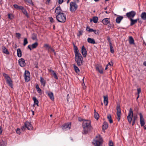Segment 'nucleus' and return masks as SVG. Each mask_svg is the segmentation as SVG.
Returning a JSON list of instances; mask_svg holds the SVG:
<instances>
[{
    "label": "nucleus",
    "instance_id": "nucleus-5",
    "mask_svg": "<svg viewBox=\"0 0 146 146\" xmlns=\"http://www.w3.org/2000/svg\"><path fill=\"white\" fill-rule=\"evenodd\" d=\"M70 10L72 12H75L78 8V6L74 2H70Z\"/></svg>",
    "mask_w": 146,
    "mask_h": 146
},
{
    "label": "nucleus",
    "instance_id": "nucleus-53",
    "mask_svg": "<svg viewBox=\"0 0 146 146\" xmlns=\"http://www.w3.org/2000/svg\"><path fill=\"white\" fill-rule=\"evenodd\" d=\"M94 33L96 35L99 34V31L98 30H94Z\"/></svg>",
    "mask_w": 146,
    "mask_h": 146
},
{
    "label": "nucleus",
    "instance_id": "nucleus-25",
    "mask_svg": "<svg viewBox=\"0 0 146 146\" xmlns=\"http://www.w3.org/2000/svg\"><path fill=\"white\" fill-rule=\"evenodd\" d=\"M129 42L130 44H135L134 40L132 36L129 37Z\"/></svg>",
    "mask_w": 146,
    "mask_h": 146
},
{
    "label": "nucleus",
    "instance_id": "nucleus-11",
    "mask_svg": "<svg viewBox=\"0 0 146 146\" xmlns=\"http://www.w3.org/2000/svg\"><path fill=\"white\" fill-rule=\"evenodd\" d=\"M71 123H65L62 127V129L66 131L70 129L71 127Z\"/></svg>",
    "mask_w": 146,
    "mask_h": 146
},
{
    "label": "nucleus",
    "instance_id": "nucleus-40",
    "mask_svg": "<svg viewBox=\"0 0 146 146\" xmlns=\"http://www.w3.org/2000/svg\"><path fill=\"white\" fill-rule=\"evenodd\" d=\"M3 76L5 78V79L6 80L7 79H8L10 78V77L8 75V74H7L5 73H3Z\"/></svg>",
    "mask_w": 146,
    "mask_h": 146
},
{
    "label": "nucleus",
    "instance_id": "nucleus-30",
    "mask_svg": "<svg viewBox=\"0 0 146 146\" xmlns=\"http://www.w3.org/2000/svg\"><path fill=\"white\" fill-rule=\"evenodd\" d=\"M108 127V123L106 122H104L103 124L102 129L104 130L107 129Z\"/></svg>",
    "mask_w": 146,
    "mask_h": 146
},
{
    "label": "nucleus",
    "instance_id": "nucleus-47",
    "mask_svg": "<svg viewBox=\"0 0 146 146\" xmlns=\"http://www.w3.org/2000/svg\"><path fill=\"white\" fill-rule=\"evenodd\" d=\"M15 35H16V37H17L18 39H19L20 38L21 36V35L20 33H16Z\"/></svg>",
    "mask_w": 146,
    "mask_h": 146
},
{
    "label": "nucleus",
    "instance_id": "nucleus-39",
    "mask_svg": "<svg viewBox=\"0 0 146 146\" xmlns=\"http://www.w3.org/2000/svg\"><path fill=\"white\" fill-rule=\"evenodd\" d=\"M107 118L108 119L110 123H112L113 122V120L111 118V115H108Z\"/></svg>",
    "mask_w": 146,
    "mask_h": 146
},
{
    "label": "nucleus",
    "instance_id": "nucleus-13",
    "mask_svg": "<svg viewBox=\"0 0 146 146\" xmlns=\"http://www.w3.org/2000/svg\"><path fill=\"white\" fill-rule=\"evenodd\" d=\"M81 53L83 57L85 58L87 54V51L84 46H82L81 48Z\"/></svg>",
    "mask_w": 146,
    "mask_h": 146
},
{
    "label": "nucleus",
    "instance_id": "nucleus-28",
    "mask_svg": "<svg viewBox=\"0 0 146 146\" xmlns=\"http://www.w3.org/2000/svg\"><path fill=\"white\" fill-rule=\"evenodd\" d=\"M31 38L33 40L37 41V35L36 34L33 33L32 34Z\"/></svg>",
    "mask_w": 146,
    "mask_h": 146
},
{
    "label": "nucleus",
    "instance_id": "nucleus-24",
    "mask_svg": "<svg viewBox=\"0 0 146 146\" xmlns=\"http://www.w3.org/2000/svg\"><path fill=\"white\" fill-rule=\"evenodd\" d=\"M40 82L42 85L44 87L45 86L46 83V81L43 78L41 77H40Z\"/></svg>",
    "mask_w": 146,
    "mask_h": 146
},
{
    "label": "nucleus",
    "instance_id": "nucleus-32",
    "mask_svg": "<svg viewBox=\"0 0 146 146\" xmlns=\"http://www.w3.org/2000/svg\"><path fill=\"white\" fill-rule=\"evenodd\" d=\"M73 67L76 72V73H78L80 72V70L78 67L75 64H73Z\"/></svg>",
    "mask_w": 146,
    "mask_h": 146
},
{
    "label": "nucleus",
    "instance_id": "nucleus-8",
    "mask_svg": "<svg viewBox=\"0 0 146 146\" xmlns=\"http://www.w3.org/2000/svg\"><path fill=\"white\" fill-rule=\"evenodd\" d=\"M24 76L25 81L29 82L30 80V74L29 72L28 71L25 70Z\"/></svg>",
    "mask_w": 146,
    "mask_h": 146
},
{
    "label": "nucleus",
    "instance_id": "nucleus-46",
    "mask_svg": "<svg viewBox=\"0 0 146 146\" xmlns=\"http://www.w3.org/2000/svg\"><path fill=\"white\" fill-rule=\"evenodd\" d=\"M137 94H138V96L137 98V100L138 98L139 97V93H140V92H141V89L140 88H139L137 89Z\"/></svg>",
    "mask_w": 146,
    "mask_h": 146
},
{
    "label": "nucleus",
    "instance_id": "nucleus-20",
    "mask_svg": "<svg viewBox=\"0 0 146 146\" xmlns=\"http://www.w3.org/2000/svg\"><path fill=\"white\" fill-rule=\"evenodd\" d=\"M130 25L132 26L137 23L138 20H139V18L135 19H133L132 18L130 19Z\"/></svg>",
    "mask_w": 146,
    "mask_h": 146
},
{
    "label": "nucleus",
    "instance_id": "nucleus-41",
    "mask_svg": "<svg viewBox=\"0 0 146 146\" xmlns=\"http://www.w3.org/2000/svg\"><path fill=\"white\" fill-rule=\"evenodd\" d=\"M86 30L89 32H94V30L92 29H91L89 26H87L86 28Z\"/></svg>",
    "mask_w": 146,
    "mask_h": 146
},
{
    "label": "nucleus",
    "instance_id": "nucleus-4",
    "mask_svg": "<svg viewBox=\"0 0 146 146\" xmlns=\"http://www.w3.org/2000/svg\"><path fill=\"white\" fill-rule=\"evenodd\" d=\"M56 19L59 22L64 23L66 20V14L62 13L61 14L57 15Z\"/></svg>",
    "mask_w": 146,
    "mask_h": 146
},
{
    "label": "nucleus",
    "instance_id": "nucleus-44",
    "mask_svg": "<svg viewBox=\"0 0 146 146\" xmlns=\"http://www.w3.org/2000/svg\"><path fill=\"white\" fill-rule=\"evenodd\" d=\"M94 116L95 118L97 120L98 119L99 117V115L98 113H96L94 114Z\"/></svg>",
    "mask_w": 146,
    "mask_h": 146
},
{
    "label": "nucleus",
    "instance_id": "nucleus-34",
    "mask_svg": "<svg viewBox=\"0 0 146 146\" xmlns=\"http://www.w3.org/2000/svg\"><path fill=\"white\" fill-rule=\"evenodd\" d=\"M17 56L19 57H20L22 56V52L20 48H18L17 50Z\"/></svg>",
    "mask_w": 146,
    "mask_h": 146
},
{
    "label": "nucleus",
    "instance_id": "nucleus-15",
    "mask_svg": "<svg viewBox=\"0 0 146 146\" xmlns=\"http://www.w3.org/2000/svg\"><path fill=\"white\" fill-rule=\"evenodd\" d=\"M19 63L21 67H24L26 64L25 60L23 58H21L19 59Z\"/></svg>",
    "mask_w": 146,
    "mask_h": 146
},
{
    "label": "nucleus",
    "instance_id": "nucleus-61",
    "mask_svg": "<svg viewBox=\"0 0 146 146\" xmlns=\"http://www.w3.org/2000/svg\"><path fill=\"white\" fill-rule=\"evenodd\" d=\"M63 1V0H58V3L59 4H62Z\"/></svg>",
    "mask_w": 146,
    "mask_h": 146
},
{
    "label": "nucleus",
    "instance_id": "nucleus-10",
    "mask_svg": "<svg viewBox=\"0 0 146 146\" xmlns=\"http://www.w3.org/2000/svg\"><path fill=\"white\" fill-rule=\"evenodd\" d=\"M117 110V120L119 121L120 119L121 115V109L119 105H117L116 108Z\"/></svg>",
    "mask_w": 146,
    "mask_h": 146
},
{
    "label": "nucleus",
    "instance_id": "nucleus-57",
    "mask_svg": "<svg viewBox=\"0 0 146 146\" xmlns=\"http://www.w3.org/2000/svg\"><path fill=\"white\" fill-rule=\"evenodd\" d=\"M114 25L113 24H110V25H109V27H110L111 28H113L114 27Z\"/></svg>",
    "mask_w": 146,
    "mask_h": 146
},
{
    "label": "nucleus",
    "instance_id": "nucleus-62",
    "mask_svg": "<svg viewBox=\"0 0 146 146\" xmlns=\"http://www.w3.org/2000/svg\"><path fill=\"white\" fill-rule=\"evenodd\" d=\"M31 45H29L28 46V48H29L30 50H32V48H31Z\"/></svg>",
    "mask_w": 146,
    "mask_h": 146
},
{
    "label": "nucleus",
    "instance_id": "nucleus-59",
    "mask_svg": "<svg viewBox=\"0 0 146 146\" xmlns=\"http://www.w3.org/2000/svg\"><path fill=\"white\" fill-rule=\"evenodd\" d=\"M50 0H46V4H49L50 3Z\"/></svg>",
    "mask_w": 146,
    "mask_h": 146
},
{
    "label": "nucleus",
    "instance_id": "nucleus-52",
    "mask_svg": "<svg viewBox=\"0 0 146 146\" xmlns=\"http://www.w3.org/2000/svg\"><path fill=\"white\" fill-rule=\"evenodd\" d=\"M21 130L19 128H17V130L16 132L17 134H21Z\"/></svg>",
    "mask_w": 146,
    "mask_h": 146
},
{
    "label": "nucleus",
    "instance_id": "nucleus-1",
    "mask_svg": "<svg viewBox=\"0 0 146 146\" xmlns=\"http://www.w3.org/2000/svg\"><path fill=\"white\" fill-rule=\"evenodd\" d=\"M74 52L75 55V61L78 66H80L82 64L83 58L81 54L79 52V50L77 46L74 44Z\"/></svg>",
    "mask_w": 146,
    "mask_h": 146
},
{
    "label": "nucleus",
    "instance_id": "nucleus-54",
    "mask_svg": "<svg viewBox=\"0 0 146 146\" xmlns=\"http://www.w3.org/2000/svg\"><path fill=\"white\" fill-rule=\"evenodd\" d=\"M36 90L40 94L41 93V90L40 88L36 89Z\"/></svg>",
    "mask_w": 146,
    "mask_h": 146
},
{
    "label": "nucleus",
    "instance_id": "nucleus-27",
    "mask_svg": "<svg viewBox=\"0 0 146 146\" xmlns=\"http://www.w3.org/2000/svg\"><path fill=\"white\" fill-rule=\"evenodd\" d=\"M141 17L142 19L145 20H146V13L143 12L141 15Z\"/></svg>",
    "mask_w": 146,
    "mask_h": 146
},
{
    "label": "nucleus",
    "instance_id": "nucleus-33",
    "mask_svg": "<svg viewBox=\"0 0 146 146\" xmlns=\"http://www.w3.org/2000/svg\"><path fill=\"white\" fill-rule=\"evenodd\" d=\"M2 48L3 50V52L4 53H5L7 54H9V51L7 49L5 46H3L2 47Z\"/></svg>",
    "mask_w": 146,
    "mask_h": 146
},
{
    "label": "nucleus",
    "instance_id": "nucleus-22",
    "mask_svg": "<svg viewBox=\"0 0 146 146\" xmlns=\"http://www.w3.org/2000/svg\"><path fill=\"white\" fill-rule=\"evenodd\" d=\"M33 100L34 101V105H36L37 106H38L39 102L38 100L36 98L34 97L33 98Z\"/></svg>",
    "mask_w": 146,
    "mask_h": 146
},
{
    "label": "nucleus",
    "instance_id": "nucleus-26",
    "mask_svg": "<svg viewBox=\"0 0 146 146\" xmlns=\"http://www.w3.org/2000/svg\"><path fill=\"white\" fill-rule=\"evenodd\" d=\"M87 41L90 43L94 44L95 43V41L94 39L90 38H88L87 39Z\"/></svg>",
    "mask_w": 146,
    "mask_h": 146
},
{
    "label": "nucleus",
    "instance_id": "nucleus-50",
    "mask_svg": "<svg viewBox=\"0 0 146 146\" xmlns=\"http://www.w3.org/2000/svg\"><path fill=\"white\" fill-rule=\"evenodd\" d=\"M109 146H113V144L112 141L111 140L110 141L109 143Z\"/></svg>",
    "mask_w": 146,
    "mask_h": 146
},
{
    "label": "nucleus",
    "instance_id": "nucleus-7",
    "mask_svg": "<svg viewBox=\"0 0 146 146\" xmlns=\"http://www.w3.org/2000/svg\"><path fill=\"white\" fill-rule=\"evenodd\" d=\"M136 14V13L133 11H132L126 13V16L128 18L130 19L133 18Z\"/></svg>",
    "mask_w": 146,
    "mask_h": 146
},
{
    "label": "nucleus",
    "instance_id": "nucleus-14",
    "mask_svg": "<svg viewBox=\"0 0 146 146\" xmlns=\"http://www.w3.org/2000/svg\"><path fill=\"white\" fill-rule=\"evenodd\" d=\"M139 115L140 116V120L141 125V126H143L145 124V122L144 121V119L143 118V116L141 113H139Z\"/></svg>",
    "mask_w": 146,
    "mask_h": 146
},
{
    "label": "nucleus",
    "instance_id": "nucleus-12",
    "mask_svg": "<svg viewBox=\"0 0 146 146\" xmlns=\"http://www.w3.org/2000/svg\"><path fill=\"white\" fill-rule=\"evenodd\" d=\"M25 126L28 130H32L33 129V127L32 126L31 123L28 121H26L25 122Z\"/></svg>",
    "mask_w": 146,
    "mask_h": 146
},
{
    "label": "nucleus",
    "instance_id": "nucleus-49",
    "mask_svg": "<svg viewBox=\"0 0 146 146\" xmlns=\"http://www.w3.org/2000/svg\"><path fill=\"white\" fill-rule=\"evenodd\" d=\"M107 40L108 41L109 43V44H112L111 41V39L110 37L109 36H107Z\"/></svg>",
    "mask_w": 146,
    "mask_h": 146
},
{
    "label": "nucleus",
    "instance_id": "nucleus-21",
    "mask_svg": "<svg viewBox=\"0 0 146 146\" xmlns=\"http://www.w3.org/2000/svg\"><path fill=\"white\" fill-rule=\"evenodd\" d=\"M103 97L104 98V103L106 106H107L108 105V96L107 95L104 96Z\"/></svg>",
    "mask_w": 146,
    "mask_h": 146
},
{
    "label": "nucleus",
    "instance_id": "nucleus-55",
    "mask_svg": "<svg viewBox=\"0 0 146 146\" xmlns=\"http://www.w3.org/2000/svg\"><path fill=\"white\" fill-rule=\"evenodd\" d=\"M0 146H5L4 142L2 141L0 142Z\"/></svg>",
    "mask_w": 146,
    "mask_h": 146
},
{
    "label": "nucleus",
    "instance_id": "nucleus-43",
    "mask_svg": "<svg viewBox=\"0 0 146 146\" xmlns=\"http://www.w3.org/2000/svg\"><path fill=\"white\" fill-rule=\"evenodd\" d=\"M28 43V41L27 38H25L24 40L23 41V45L25 46Z\"/></svg>",
    "mask_w": 146,
    "mask_h": 146
},
{
    "label": "nucleus",
    "instance_id": "nucleus-29",
    "mask_svg": "<svg viewBox=\"0 0 146 146\" xmlns=\"http://www.w3.org/2000/svg\"><path fill=\"white\" fill-rule=\"evenodd\" d=\"M98 18L97 17H93L92 19H90V22H91L93 21L94 23H96L98 22Z\"/></svg>",
    "mask_w": 146,
    "mask_h": 146
},
{
    "label": "nucleus",
    "instance_id": "nucleus-23",
    "mask_svg": "<svg viewBox=\"0 0 146 146\" xmlns=\"http://www.w3.org/2000/svg\"><path fill=\"white\" fill-rule=\"evenodd\" d=\"M123 18V17L121 16L117 17L115 20L116 22L117 23H119Z\"/></svg>",
    "mask_w": 146,
    "mask_h": 146
},
{
    "label": "nucleus",
    "instance_id": "nucleus-2",
    "mask_svg": "<svg viewBox=\"0 0 146 146\" xmlns=\"http://www.w3.org/2000/svg\"><path fill=\"white\" fill-rule=\"evenodd\" d=\"M82 127L83 129L82 133L84 134L88 133V131L92 128L91 125L90 121L88 120H84L82 123Z\"/></svg>",
    "mask_w": 146,
    "mask_h": 146
},
{
    "label": "nucleus",
    "instance_id": "nucleus-17",
    "mask_svg": "<svg viewBox=\"0 0 146 146\" xmlns=\"http://www.w3.org/2000/svg\"><path fill=\"white\" fill-rule=\"evenodd\" d=\"M62 11V10L60 7L58 6L55 9V13L58 15L63 13L62 12H61Z\"/></svg>",
    "mask_w": 146,
    "mask_h": 146
},
{
    "label": "nucleus",
    "instance_id": "nucleus-48",
    "mask_svg": "<svg viewBox=\"0 0 146 146\" xmlns=\"http://www.w3.org/2000/svg\"><path fill=\"white\" fill-rule=\"evenodd\" d=\"M83 32V31L82 30L79 31H78L79 33L78 34L77 36H80L81 35H82Z\"/></svg>",
    "mask_w": 146,
    "mask_h": 146
},
{
    "label": "nucleus",
    "instance_id": "nucleus-6",
    "mask_svg": "<svg viewBox=\"0 0 146 146\" xmlns=\"http://www.w3.org/2000/svg\"><path fill=\"white\" fill-rule=\"evenodd\" d=\"M133 112L132 109L130 108L129 109L128 116H127V119L128 122L130 124L131 123L132 119V117H133Z\"/></svg>",
    "mask_w": 146,
    "mask_h": 146
},
{
    "label": "nucleus",
    "instance_id": "nucleus-31",
    "mask_svg": "<svg viewBox=\"0 0 146 146\" xmlns=\"http://www.w3.org/2000/svg\"><path fill=\"white\" fill-rule=\"evenodd\" d=\"M48 95L50 99L52 100H54V97L53 94L52 92H50L48 93Z\"/></svg>",
    "mask_w": 146,
    "mask_h": 146
},
{
    "label": "nucleus",
    "instance_id": "nucleus-42",
    "mask_svg": "<svg viewBox=\"0 0 146 146\" xmlns=\"http://www.w3.org/2000/svg\"><path fill=\"white\" fill-rule=\"evenodd\" d=\"M8 18L10 19H12L14 18L13 15L11 14H8Z\"/></svg>",
    "mask_w": 146,
    "mask_h": 146
},
{
    "label": "nucleus",
    "instance_id": "nucleus-37",
    "mask_svg": "<svg viewBox=\"0 0 146 146\" xmlns=\"http://www.w3.org/2000/svg\"><path fill=\"white\" fill-rule=\"evenodd\" d=\"M38 45V43L37 42H36L35 43L31 45L32 48L33 49L36 48Z\"/></svg>",
    "mask_w": 146,
    "mask_h": 146
},
{
    "label": "nucleus",
    "instance_id": "nucleus-45",
    "mask_svg": "<svg viewBox=\"0 0 146 146\" xmlns=\"http://www.w3.org/2000/svg\"><path fill=\"white\" fill-rule=\"evenodd\" d=\"M44 47H46L48 48V50H49V49L51 48V47L48 44H45L44 45Z\"/></svg>",
    "mask_w": 146,
    "mask_h": 146
},
{
    "label": "nucleus",
    "instance_id": "nucleus-3",
    "mask_svg": "<svg viewBox=\"0 0 146 146\" xmlns=\"http://www.w3.org/2000/svg\"><path fill=\"white\" fill-rule=\"evenodd\" d=\"M103 140L101 136L100 135H97L94 140V144L95 146H101Z\"/></svg>",
    "mask_w": 146,
    "mask_h": 146
},
{
    "label": "nucleus",
    "instance_id": "nucleus-38",
    "mask_svg": "<svg viewBox=\"0 0 146 146\" xmlns=\"http://www.w3.org/2000/svg\"><path fill=\"white\" fill-rule=\"evenodd\" d=\"M109 45L110 46V52L112 54L114 53V51L113 50V48L112 46V44L110 43V44H109Z\"/></svg>",
    "mask_w": 146,
    "mask_h": 146
},
{
    "label": "nucleus",
    "instance_id": "nucleus-35",
    "mask_svg": "<svg viewBox=\"0 0 146 146\" xmlns=\"http://www.w3.org/2000/svg\"><path fill=\"white\" fill-rule=\"evenodd\" d=\"M24 1L25 2H27V4L28 5H32L33 6L34 5L32 0H24Z\"/></svg>",
    "mask_w": 146,
    "mask_h": 146
},
{
    "label": "nucleus",
    "instance_id": "nucleus-18",
    "mask_svg": "<svg viewBox=\"0 0 146 146\" xmlns=\"http://www.w3.org/2000/svg\"><path fill=\"white\" fill-rule=\"evenodd\" d=\"M7 83L8 84L9 86H10L11 88H13V82L11 80V78L7 79L6 80Z\"/></svg>",
    "mask_w": 146,
    "mask_h": 146
},
{
    "label": "nucleus",
    "instance_id": "nucleus-56",
    "mask_svg": "<svg viewBox=\"0 0 146 146\" xmlns=\"http://www.w3.org/2000/svg\"><path fill=\"white\" fill-rule=\"evenodd\" d=\"M49 19L51 22L53 23L54 22V20L53 18L52 17H50L49 18Z\"/></svg>",
    "mask_w": 146,
    "mask_h": 146
},
{
    "label": "nucleus",
    "instance_id": "nucleus-60",
    "mask_svg": "<svg viewBox=\"0 0 146 146\" xmlns=\"http://www.w3.org/2000/svg\"><path fill=\"white\" fill-rule=\"evenodd\" d=\"M26 127H25V126H22L21 127V129L23 131L25 130L26 129Z\"/></svg>",
    "mask_w": 146,
    "mask_h": 146
},
{
    "label": "nucleus",
    "instance_id": "nucleus-63",
    "mask_svg": "<svg viewBox=\"0 0 146 146\" xmlns=\"http://www.w3.org/2000/svg\"><path fill=\"white\" fill-rule=\"evenodd\" d=\"M50 52H54V50L51 47V48H50Z\"/></svg>",
    "mask_w": 146,
    "mask_h": 146
},
{
    "label": "nucleus",
    "instance_id": "nucleus-51",
    "mask_svg": "<svg viewBox=\"0 0 146 146\" xmlns=\"http://www.w3.org/2000/svg\"><path fill=\"white\" fill-rule=\"evenodd\" d=\"M53 75L54 78L57 80L58 79V77L56 73H54L53 74Z\"/></svg>",
    "mask_w": 146,
    "mask_h": 146
},
{
    "label": "nucleus",
    "instance_id": "nucleus-58",
    "mask_svg": "<svg viewBox=\"0 0 146 146\" xmlns=\"http://www.w3.org/2000/svg\"><path fill=\"white\" fill-rule=\"evenodd\" d=\"M84 120H85L84 119H83L82 118H80V117H79L78 118V120L80 121H84Z\"/></svg>",
    "mask_w": 146,
    "mask_h": 146
},
{
    "label": "nucleus",
    "instance_id": "nucleus-36",
    "mask_svg": "<svg viewBox=\"0 0 146 146\" xmlns=\"http://www.w3.org/2000/svg\"><path fill=\"white\" fill-rule=\"evenodd\" d=\"M13 7L15 8L18 10H21L23 7L22 6H19L17 4L14 5Z\"/></svg>",
    "mask_w": 146,
    "mask_h": 146
},
{
    "label": "nucleus",
    "instance_id": "nucleus-16",
    "mask_svg": "<svg viewBox=\"0 0 146 146\" xmlns=\"http://www.w3.org/2000/svg\"><path fill=\"white\" fill-rule=\"evenodd\" d=\"M102 22L104 25H107L110 23V18H106L102 20Z\"/></svg>",
    "mask_w": 146,
    "mask_h": 146
},
{
    "label": "nucleus",
    "instance_id": "nucleus-19",
    "mask_svg": "<svg viewBox=\"0 0 146 146\" xmlns=\"http://www.w3.org/2000/svg\"><path fill=\"white\" fill-rule=\"evenodd\" d=\"M21 10H22V12L23 14L25 15L27 17V18H28L29 17V14L27 13L26 9H25L23 7Z\"/></svg>",
    "mask_w": 146,
    "mask_h": 146
},
{
    "label": "nucleus",
    "instance_id": "nucleus-9",
    "mask_svg": "<svg viewBox=\"0 0 146 146\" xmlns=\"http://www.w3.org/2000/svg\"><path fill=\"white\" fill-rule=\"evenodd\" d=\"M95 67L96 71L100 74H102L103 73V68L101 65L97 64L96 65Z\"/></svg>",
    "mask_w": 146,
    "mask_h": 146
},
{
    "label": "nucleus",
    "instance_id": "nucleus-64",
    "mask_svg": "<svg viewBox=\"0 0 146 146\" xmlns=\"http://www.w3.org/2000/svg\"><path fill=\"white\" fill-rule=\"evenodd\" d=\"M109 65L110 66H113V63L112 62H111L109 63L107 65L108 66Z\"/></svg>",
    "mask_w": 146,
    "mask_h": 146
}]
</instances>
